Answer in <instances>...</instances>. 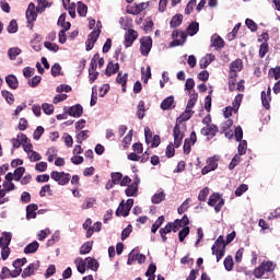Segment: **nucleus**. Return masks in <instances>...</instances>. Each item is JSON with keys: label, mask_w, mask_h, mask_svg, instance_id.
Instances as JSON below:
<instances>
[{"label": "nucleus", "mask_w": 280, "mask_h": 280, "mask_svg": "<svg viewBox=\"0 0 280 280\" xmlns=\"http://www.w3.org/2000/svg\"><path fill=\"white\" fill-rule=\"evenodd\" d=\"M260 97L264 108H266V110H270V102H272V89L268 86L267 92L262 91Z\"/></svg>", "instance_id": "11"}, {"label": "nucleus", "mask_w": 280, "mask_h": 280, "mask_svg": "<svg viewBox=\"0 0 280 280\" xmlns=\"http://www.w3.org/2000/svg\"><path fill=\"white\" fill-rule=\"evenodd\" d=\"M37 16H38V14L36 13V4H34V2H31L26 10V19H27L28 23H34V21H36Z\"/></svg>", "instance_id": "16"}, {"label": "nucleus", "mask_w": 280, "mask_h": 280, "mask_svg": "<svg viewBox=\"0 0 280 280\" xmlns=\"http://www.w3.org/2000/svg\"><path fill=\"white\" fill-rule=\"evenodd\" d=\"M4 235V246L1 249L2 260L5 261L10 257V243L12 242V233L3 232Z\"/></svg>", "instance_id": "6"}, {"label": "nucleus", "mask_w": 280, "mask_h": 280, "mask_svg": "<svg viewBox=\"0 0 280 280\" xmlns=\"http://www.w3.org/2000/svg\"><path fill=\"white\" fill-rule=\"evenodd\" d=\"M160 108L162 110H172V108H176V105H174V96L164 98L160 105Z\"/></svg>", "instance_id": "20"}, {"label": "nucleus", "mask_w": 280, "mask_h": 280, "mask_svg": "<svg viewBox=\"0 0 280 280\" xmlns=\"http://www.w3.org/2000/svg\"><path fill=\"white\" fill-rule=\"evenodd\" d=\"M270 47L268 46V43L267 42H264L261 45H260V48H259V57L260 58H265L266 57V54H268Z\"/></svg>", "instance_id": "51"}, {"label": "nucleus", "mask_w": 280, "mask_h": 280, "mask_svg": "<svg viewBox=\"0 0 280 280\" xmlns=\"http://www.w3.org/2000/svg\"><path fill=\"white\" fill-rule=\"evenodd\" d=\"M44 47H46V49H48L49 51H54L56 54V51H58V49H60V47L51 42H45L44 43Z\"/></svg>", "instance_id": "59"}, {"label": "nucleus", "mask_w": 280, "mask_h": 280, "mask_svg": "<svg viewBox=\"0 0 280 280\" xmlns=\"http://www.w3.org/2000/svg\"><path fill=\"white\" fill-rule=\"evenodd\" d=\"M40 268V261L36 260L35 262H31L22 272V279H27V277H32L36 270Z\"/></svg>", "instance_id": "12"}, {"label": "nucleus", "mask_w": 280, "mask_h": 280, "mask_svg": "<svg viewBox=\"0 0 280 280\" xmlns=\"http://www.w3.org/2000/svg\"><path fill=\"white\" fill-rule=\"evenodd\" d=\"M93 250V242H86L80 247V255H89Z\"/></svg>", "instance_id": "37"}, {"label": "nucleus", "mask_w": 280, "mask_h": 280, "mask_svg": "<svg viewBox=\"0 0 280 280\" xmlns=\"http://www.w3.org/2000/svg\"><path fill=\"white\" fill-rule=\"evenodd\" d=\"M74 264L77 265V270L80 275H84L86 272V260L84 261L82 258L75 259Z\"/></svg>", "instance_id": "32"}, {"label": "nucleus", "mask_w": 280, "mask_h": 280, "mask_svg": "<svg viewBox=\"0 0 280 280\" xmlns=\"http://www.w3.org/2000/svg\"><path fill=\"white\" fill-rule=\"evenodd\" d=\"M196 0H190L186 5L185 14H191V12H194V8H196Z\"/></svg>", "instance_id": "62"}, {"label": "nucleus", "mask_w": 280, "mask_h": 280, "mask_svg": "<svg viewBox=\"0 0 280 280\" xmlns=\"http://www.w3.org/2000/svg\"><path fill=\"white\" fill-rule=\"evenodd\" d=\"M211 47H215L217 50L224 49V39L220 35H213L211 37Z\"/></svg>", "instance_id": "21"}, {"label": "nucleus", "mask_w": 280, "mask_h": 280, "mask_svg": "<svg viewBox=\"0 0 280 280\" xmlns=\"http://www.w3.org/2000/svg\"><path fill=\"white\" fill-rule=\"evenodd\" d=\"M196 102H198V93H194L190 95V98L186 106V110H191V108L196 106Z\"/></svg>", "instance_id": "44"}, {"label": "nucleus", "mask_w": 280, "mask_h": 280, "mask_svg": "<svg viewBox=\"0 0 280 280\" xmlns=\"http://www.w3.org/2000/svg\"><path fill=\"white\" fill-rule=\"evenodd\" d=\"M242 69H244V61L240 58L230 63V71L240 72Z\"/></svg>", "instance_id": "28"}, {"label": "nucleus", "mask_w": 280, "mask_h": 280, "mask_svg": "<svg viewBox=\"0 0 280 280\" xmlns=\"http://www.w3.org/2000/svg\"><path fill=\"white\" fill-rule=\"evenodd\" d=\"M150 51H152V37L144 36L140 38V52L142 56H149Z\"/></svg>", "instance_id": "7"}, {"label": "nucleus", "mask_w": 280, "mask_h": 280, "mask_svg": "<svg viewBox=\"0 0 280 280\" xmlns=\"http://www.w3.org/2000/svg\"><path fill=\"white\" fill-rule=\"evenodd\" d=\"M149 5H150V3H148V2H142V3L136 4L133 7H130L127 10V13L133 14V15L141 14V12H143V10H148Z\"/></svg>", "instance_id": "15"}, {"label": "nucleus", "mask_w": 280, "mask_h": 280, "mask_svg": "<svg viewBox=\"0 0 280 280\" xmlns=\"http://www.w3.org/2000/svg\"><path fill=\"white\" fill-rule=\"evenodd\" d=\"M36 211H38V205L31 203L26 207V220L36 219Z\"/></svg>", "instance_id": "22"}, {"label": "nucleus", "mask_w": 280, "mask_h": 280, "mask_svg": "<svg viewBox=\"0 0 280 280\" xmlns=\"http://www.w3.org/2000/svg\"><path fill=\"white\" fill-rule=\"evenodd\" d=\"M77 12L79 16H86V13L89 12V7L82 2H78Z\"/></svg>", "instance_id": "43"}, {"label": "nucleus", "mask_w": 280, "mask_h": 280, "mask_svg": "<svg viewBox=\"0 0 280 280\" xmlns=\"http://www.w3.org/2000/svg\"><path fill=\"white\" fill-rule=\"evenodd\" d=\"M221 199L220 194H212L208 200L209 207H215Z\"/></svg>", "instance_id": "46"}, {"label": "nucleus", "mask_w": 280, "mask_h": 280, "mask_svg": "<svg viewBox=\"0 0 280 280\" xmlns=\"http://www.w3.org/2000/svg\"><path fill=\"white\" fill-rule=\"evenodd\" d=\"M174 148H180L183 145V139H185V132L180 131V125L176 124L173 129Z\"/></svg>", "instance_id": "9"}, {"label": "nucleus", "mask_w": 280, "mask_h": 280, "mask_svg": "<svg viewBox=\"0 0 280 280\" xmlns=\"http://www.w3.org/2000/svg\"><path fill=\"white\" fill-rule=\"evenodd\" d=\"M200 132H201V135H203V137H209L210 139H213V137H215V135H218V126L208 125L206 127H202Z\"/></svg>", "instance_id": "13"}, {"label": "nucleus", "mask_w": 280, "mask_h": 280, "mask_svg": "<svg viewBox=\"0 0 280 280\" xmlns=\"http://www.w3.org/2000/svg\"><path fill=\"white\" fill-rule=\"evenodd\" d=\"M199 31H200V24L198 22H192L187 27L188 36H196V34H198Z\"/></svg>", "instance_id": "29"}, {"label": "nucleus", "mask_w": 280, "mask_h": 280, "mask_svg": "<svg viewBox=\"0 0 280 280\" xmlns=\"http://www.w3.org/2000/svg\"><path fill=\"white\" fill-rule=\"evenodd\" d=\"M218 161H220V156L218 155L208 158L207 165L201 170V174L205 176L209 172H215L218 170Z\"/></svg>", "instance_id": "5"}, {"label": "nucleus", "mask_w": 280, "mask_h": 280, "mask_svg": "<svg viewBox=\"0 0 280 280\" xmlns=\"http://www.w3.org/2000/svg\"><path fill=\"white\" fill-rule=\"evenodd\" d=\"M242 100H244V94H237L233 101V109L240 110V106H242Z\"/></svg>", "instance_id": "47"}, {"label": "nucleus", "mask_w": 280, "mask_h": 280, "mask_svg": "<svg viewBox=\"0 0 280 280\" xmlns=\"http://www.w3.org/2000/svg\"><path fill=\"white\" fill-rule=\"evenodd\" d=\"M23 174H25V167L20 166L13 173H8L5 176H23Z\"/></svg>", "instance_id": "63"}, {"label": "nucleus", "mask_w": 280, "mask_h": 280, "mask_svg": "<svg viewBox=\"0 0 280 280\" xmlns=\"http://www.w3.org/2000/svg\"><path fill=\"white\" fill-rule=\"evenodd\" d=\"M97 65L100 69L104 67V57H100V52H96L91 59L90 67L92 71H97Z\"/></svg>", "instance_id": "14"}, {"label": "nucleus", "mask_w": 280, "mask_h": 280, "mask_svg": "<svg viewBox=\"0 0 280 280\" xmlns=\"http://www.w3.org/2000/svg\"><path fill=\"white\" fill-rule=\"evenodd\" d=\"M27 264V258H18L12 262L13 268L18 270H23V266Z\"/></svg>", "instance_id": "41"}, {"label": "nucleus", "mask_w": 280, "mask_h": 280, "mask_svg": "<svg viewBox=\"0 0 280 280\" xmlns=\"http://www.w3.org/2000/svg\"><path fill=\"white\" fill-rule=\"evenodd\" d=\"M163 222H165V217L161 215L156 219V221L154 222V224H152L151 226V233H156V231H159L161 229V226H163Z\"/></svg>", "instance_id": "34"}, {"label": "nucleus", "mask_w": 280, "mask_h": 280, "mask_svg": "<svg viewBox=\"0 0 280 280\" xmlns=\"http://www.w3.org/2000/svg\"><path fill=\"white\" fill-rule=\"evenodd\" d=\"M245 25H247L248 30H250V32H257V23H255V21L247 19L245 21Z\"/></svg>", "instance_id": "64"}, {"label": "nucleus", "mask_w": 280, "mask_h": 280, "mask_svg": "<svg viewBox=\"0 0 280 280\" xmlns=\"http://www.w3.org/2000/svg\"><path fill=\"white\" fill-rule=\"evenodd\" d=\"M12 180H14V177L5 176V179L2 183L3 188H1V185H0V199L5 198V194H8V191H13L14 183H12ZM0 183H1V177H0Z\"/></svg>", "instance_id": "4"}, {"label": "nucleus", "mask_w": 280, "mask_h": 280, "mask_svg": "<svg viewBox=\"0 0 280 280\" xmlns=\"http://www.w3.org/2000/svg\"><path fill=\"white\" fill-rule=\"evenodd\" d=\"M246 150H248V142H246V140H241L237 148L238 155L244 156Z\"/></svg>", "instance_id": "40"}, {"label": "nucleus", "mask_w": 280, "mask_h": 280, "mask_svg": "<svg viewBox=\"0 0 280 280\" xmlns=\"http://www.w3.org/2000/svg\"><path fill=\"white\" fill-rule=\"evenodd\" d=\"M10 275H12V271L8 267H2V271L0 273V280L10 279Z\"/></svg>", "instance_id": "60"}, {"label": "nucleus", "mask_w": 280, "mask_h": 280, "mask_svg": "<svg viewBox=\"0 0 280 280\" xmlns=\"http://www.w3.org/2000/svg\"><path fill=\"white\" fill-rule=\"evenodd\" d=\"M137 117L138 119H143L145 117V102L140 101L137 106Z\"/></svg>", "instance_id": "33"}, {"label": "nucleus", "mask_w": 280, "mask_h": 280, "mask_svg": "<svg viewBox=\"0 0 280 280\" xmlns=\"http://www.w3.org/2000/svg\"><path fill=\"white\" fill-rule=\"evenodd\" d=\"M8 56L10 60H16V56H21V48H10L8 50Z\"/></svg>", "instance_id": "48"}, {"label": "nucleus", "mask_w": 280, "mask_h": 280, "mask_svg": "<svg viewBox=\"0 0 280 280\" xmlns=\"http://www.w3.org/2000/svg\"><path fill=\"white\" fill-rule=\"evenodd\" d=\"M116 82H117V84L121 85L122 93H126V84H128V73H125L122 75L121 72H119L117 74Z\"/></svg>", "instance_id": "25"}, {"label": "nucleus", "mask_w": 280, "mask_h": 280, "mask_svg": "<svg viewBox=\"0 0 280 280\" xmlns=\"http://www.w3.org/2000/svg\"><path fill=\"white\" fill-rule=\"evenodd\" d=\"M85 265L86 268L89 270H93V272H97V270L100 269V262L97 261V259L92 257L85 258Z\"/></svg>", "instance_id": "23"}, {"label": "nucleus", "mask_w": 280, "mask_h": 280, "mask_svg": "<svg viewBox=\"0 0 280 280\" xmlns=\"http://www.w3.org/2000/svg\"><path fill=\"white\" fill-rule=\"evenodd\" d=\"M194 110L185 109V112L179 116V121H189V118L192 117Z\"/></svg>", "instance_id": "56"}, {"label": "nucleus", "mask_w": 280, "mask_h": 280, "mask_svg": "<svg viewBox=\"0 0 280 280\" xmlns=\"http://www.w3.org/2000/svg\"><path fill=\"white\" fill-rule=\"evenodd\" d=\"M232 127H233V119L229 118L228 120L221 124L220 133L224 135V132L231 130Z\"/></svg>", "instance_id": "38"}, {"label": "nucleus", "mask_w": 280, "mask_h": 280, "mask_svg": "<svg viewBox=\"0 0 280 280\" xmlns=\"http://www.w3.org/2000/svg\"><path fill=\"white\" fill-rule=\"evenodd\" d=\"M88 138H89V130L80 131L77 136V142L80 143V145H82V141H86Z\"/></svg>", "instance_id": "50"}, {"label": "nucleus", "mask_w": 280, "mask_h": 280, "mask_svg": "<svg viewBox=\"0 0 280 280\" xmlns=\"http://www.w3.org/2000/svg\"><path fill=\"white\" fill-rule=\"evenodd\" d=\"M139 38V33H137V31L129 28L126 33H125V42L124 45L126 48L128 47H132L133 43L136 42V39Z\"/></svg>", "instance_id": "10"}, {"label": "nucleus", "mask_w": 280, "mask_h": 280, "mask_svg": "<svg viewBox=\"0 0 280 280\" xmlns=\"http://www.w3.org/2000/svg\"><path fill=\"white\" fill-rule=\"evenodd\" d=\"M95 202H96L95 198H85V200L83 201L81 208L83 210L93 209V206L95 205Z\"/></svg>", "instance_id": "45"}, {"label": "nucleus", "mask_w": 280, "mask_h": 280, "mask_svg": "<svg viewBox=\"0 0 280 280\" xmlns=\"http://www.w3.org/2000/svg\"><path fill=\"white\" fill-rule=\"evenodd\" d=\"M83 113L84 107H82V105L80 104H77L68 108V115H70V117H82Z\"/></svg>", "instance_id": "18"}, {"label": "nucleus", "mask_w": 280, "mask_h": 280, "mask_svg": "<svg viewBox=\"0 0 280 280\" xmlns=\"http://www.w3.org/2000/svg\"><path fill=\"white\" fill-rule=\"evenodd\" d=\"M173 42H171L170 47H179L184 43H187V33L183 31L175 30L173 31Z\"/></svg>", "instance_id": "3"}, {"label": "nucleus", "mask_w": 280, "mask_h": 280, "mask_svg": "<svg viewBox=\"0 0 280 280\" xmlns=\"http://www.w3.org/2000/svg\"><path fill=\"white\" fill-rule=\"evenodd\" d=\"M69 30H71V22H67L66 30H61L59 32V43L61 45H65V43H67V32H69Z\"/></svg>", "instance_id": "30"}, {"label": "nucleus", "mask_w": 280, "mask_h": 280, "mask_svg": "<svg viewBox=\"0 0 280 280\" xmlns=\"http://www.w3.org/2000/svg\"><path fill=\"white\" fill-rule=\"evenodd\" d=\"M39 247H40V244L37 243V241H33L32 243L27 244L24 247V254L25 255H34V253H36V250H38Z\"/></svg>", "instance_id": "24"}, {"label": "nucleus", "mask_w": 280, "mask_h": 280, "mask_svg": "<svg viewBox=\"0 0 280 280\" xmlns=\"http://www.w3.org/2000/svg\"><path fill=\"white\" fill-rule=\"evenodd\" d=\"M51 178L58 183V185H67L69 183V176H51Z\"/></svg>", "instance_id": "54"}, {"label": "nucleus", "mask_w": 280, "mask_h": 280, "mask_svg": "<svg viewBox=\"0 0 280 280\" xmlns=\"http://www.w3.org/2000/svg\"><path fill=\"white\" fill-rule=\"evenodd\" d=\"M189 233H190L189 226L183 228V229L178 232V240H179V242H185V237H187V235H189Z\"/></svg>", "instance_id": "49"}, {"label": "nucleus", "mask_w": 280, "mask_h": 280, "mask_svg": "<svg viewBox=\"0 0 280 280\" xmlns=\"http://www.w3.org/2000/svg\"><path fill=\"white\" fill-rule=\"evenodd\" d=\"M261 266L265 269V272H273L275 268H277V265L272 261L262 262Z\"/></svg>", "instance_id": "55"}, {"label": "nucleus", "mask_w": 280, "mask_h": 280, "mask_svg": "<svg viewBox=\"0 0 280 280\" xmlns=\"http://www.w3.org/2000/svg\"><path fill=\"white\" fill-rule=\"evenodd\" d=\"M223 266L228 272H231V270H233V266H235V262H233V256L229 255L223 260Z\"/></svg>", "instance_id": "36"}, {"label": "nucleus", "mask_w": 280, "mask_h": 280, "mask_svg": "<svg viewBox=\"0 0 280 280\" xmlns=\"http://www.w3.org/2000/svg\"><path fill=\"white\" fill-rule=\"evenodd\" d=\"M141 183V179H139V176L133 177V182L127 186L125 194L130 197H137V194L139 191V184Z\"/></svg>", "instance_id": "8"}, {"label": "nucleus", "mask_w": 280, "mask_h": 280, "mask_svg": "<svg viewBox=\"0 0 280 280\" xmlns=\"http://www.w3.org/2000/svg\"><path fill=\"white\" fill-rule=\"evenodd\" d=\"M19 137H21L22 148L24 152H27V153L32 152L33 151L32 148H34V145L30 141V138H27L25 133H19Z\"/></svg>", "instance_id": "19"}, {"label": "nucleus", "mask_w": 280, "mask_h": 280, "mask_svg": "<svg viewBox=\"0 0 280 280\" xmlns=\"http://www.w3.org/2000/svg\"><path fill=\"white\" fill-rule=\"evenodd\" d=\"M212 255H215L217 261H220L222 257H224V253H226V242H224V236L220 235L214 244L211 247Z\"/></svg>", "instance_id": "1"}, {"label": "nucleus", "mask_w": 280, "mask_h": 280, "mask_svg": "<svg viewBox=\"0 0 280 280\" xmlns=\"http://www.w3.org/2000/svg\"><path fill=\"white\" fill-rule=\"evenodd\" d=\"M170 25L172 28L180 27L183 25V14H176L172 18Z\"/></svg>", "instance_id": "31"}, {"label": "nucleus", "mask_w": 280, "mask_h": 280, "mask_svg": "<svg viewBox=\"0 0 280 280\" xmlns=\"http://www.w3.org/2000/svg\"><path fill=\"white\" fill-rule=\"evenodd\" d=\"M269 78H275V80H279V78H280V67L271 68L269 70Z\"/></svg>", "instance_id": "61"}, {"label": "nucleus", "mask_w": 280, "mask_h": 280, "mask_svg": "<svg viewBox=\"0 0 280 280\" xmlns=\"http://www.w3.org/2000/svg\"><path fill=\"white\" fill-rule=\"evenodd\" d=\"M130 233H132V225L129 224L126 229L122 230L121 232V241L128 240L130 237Z\"/></svg>", "instance_id": "57"}, {"label": "nucleus", "mask_w": 280, "mask_h": 280, "mask_svg": "<svg viewBox=\"0 0 280 280\" xmlns=\"http://www.w3.org/2000/svg\"><path fill=\"white\" fill-rule=\"evenodd\" d=\"M119 72V62H113V61H108L107 67L105 69V75H107V78H110V75H115V73Z\"/></svg>", "instance_id": "17"}, {"label": "nucleus", "mask_w": 280, "mask_h": 280, "mask_svg": "<svg viewBox=\"0 0 280 280\" xmlns=\"http://www.w3.org/2000/svg\"><path fill=\"white\" fill-rule=\"evenodd\" d=\"M57 242H60V231H55L51 235V238H49L46 243V246H54V244H57Z\"/></svg>", "instance_id": "35"}, {"label": "nucleus", "mask_w": 280, "mask_h": 280, "mask_svg": "<svg viewBox=\"0 0 280 280\" xmlns=\"http://www.w3.org/2000/svg\"><path fill=\"white\" fill-rule=\"evenodd\" d=\"M126 211H128V208L124 205V201H122L116 210L117 218H119V215H122V218H128L130 213L126 214Z\"/></svg>", "instance_id": "42"}, {"label": "nucleus", "mask_w": 280, "mask_h": 280, "mask_svg": "<svg viewBox=\"0 0 280 280\" xmlns=\"http://www.w3.org/2000/svg\"><path fill=\"white\" fill-rule=\"evenodd\" d=\"M156 273V265L154 262L150 264L148 270L145 271V277H155Z\"/></svg>", "instance_id": "52"}, {"label": "nucleus", "mask_w": 280, "mask_h": 280, "mask_svg": "<svg viewBox=\"0 0 280 280\" xmlns=\"http://www.w3.org/2000/svg\"><path fill=\"white\" fill-rule=\"evenodd\" d=\"M2 97H4L5 102L9 104H14V94L10 93L9 91L3 90Z\"/></svg>", "instance_id": "53"}, {"label": "nucleus", "mask_w": 280, "mask_h": 280, "mask_svg": "<svg viewBox=\"0 0 280 280\" xmlns=\"http://www.w3.org/2000/svg\"><path fill=\"white\" fill-rule=\"evenodd\" d=\"M49 2H47V0H37V7H36V12H38L39 14H43V11L47 8H49Z\"/></svg>", "instance_id": "39"}, {"label": "nucleus", "mask_w": 280, "mask_h": 280, "mask_svg": "<svg viewBox=\"0 0 280 280\" xmlns=\"http://www.w3.org/2000/svg\"><path fill=\"white\" fill-rule=\"evenodd\" d=\"M163 200H165V191H163V189H160L159 192L154 194L151 197L152 205H161V202H163Z\"/></svg>", "instance_id": "27"}, {"label": "nucleus", "mask_w": 280, "mask_h": 280, "mask_svg": "<svg viewBox=\"0 0 280 280\" xmlns=\"http://www.w3.org/2000/svg\"><path fill=\"white\" fill-rule=\"evenodd\" d=\"M42 109L44 110L45 115H54V105L44 103L42 105Z\"/></svg>", "instance_id": "58"}, {"label": "nucleus", "mask_w": 280, "mask_h": 280, "mask_svg": "<svg viewBox=\"0 0 280 280\" xmlns=\"http://www.w3.org/2000/svg\"><path fill=\"white\" fill-rule=\"evenodd\" d=\"M5 82L10 89L16 90L19 89V79L14 74H9L5 77Z\"/></svg>", "instance_id": "26"}, {"label": "nucleus", "mask_w": 280, "mask_h": 280, "mask_svg": "<svg viewBox=\"0 0 280 280\" xmlns=\"http://www.w3.org/2000/svg\"><path fill=\"white\" fill-rule=\"evenodd\" d=\"M97 30L92 31L89 35H88V39L85 42V49L86 51H91V49H93V47H95V43H97V38H100V34H102V30L100 27H102V25H100V23H97Z\"/></svg>", "instance_id": "2"}]
</instances>
